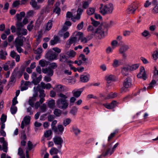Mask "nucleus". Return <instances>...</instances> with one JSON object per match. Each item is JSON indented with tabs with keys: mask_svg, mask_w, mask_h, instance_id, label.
Here are the masks:
<instances>
[{
	"mask_svg": "<svg viewBox=\"0 0 158 158\" xmlns=\"http://www.w3.org/2000/svg\"><path fill=\"white\" fill-rule=\"evenodd\" d=\"M48 58L50 60H56L58 56V54L53 52H51L47 54Z\"/></svg>",
	"mask_w": 158,
	"mask_h": 158,
	"instance_id": "nucleus-13",
	"label": "nucleus"
},
{
	"mask_svg": "<svg viewBox=\"0 0 158 158\" xmlns=\"http://www.w3.org/2000/svg\"><path fill=\"white\" fill-rule=\"evenodd\" d=\"M77 111V108L76 107H73V108L70 111V113L73 115H75L76 114Z\"/></svg>",
	"mask_w": 158,
	"mask_h": 158,
	"instance_id": "nucleus-55",
	"label": "nucleus"
},
{
	"mask_svg": "<svg viewBox=\"0 0 158 158\" xmlns=\"http://www.w3.org/2000/svg\"><path fill=\"white\" fill-rule=\"evenodd\" d=\"M111 44L112 47L114 49L117 47L118 45V42L116 40H114L111 42Z\"/></svg>",
	"mask_w": 158,
	"mask_h": 158,
	"instance_id": "nucleus-54",
	"label": "nucleus"
},
{
	"mask_svg": "<svg viewBox=\"0 0 158 158\" xmlns=\"http://www.w3.org/2000/svg\"><path fill=\"white\" fill-rule=\"evenodd\" d=\"M2 147L3 151L4 152H6L7 148V143L6 141L2 143Z\"/></svg>",
	"mask_w": 158,
	"mask_h": 158,
	"instance_id": "nucleus-53",
	"label": "nucleus"
},
{
	"mask_svg": "<svg viewBox=\"0 0 158 158\" xmlns=\"http://www.w3.org/2000/svg\"><path fill=\"white\" fill-rule=\"evenodd\" d=\"M53 141L56 144L60 145L61 146V144L63 142L62 139L58 136H55L53 138Z\"/></svg>",
	"mask_w": 158,
	"mask_h": 158,
	"instance_id": "nucleus-15",
	"label": "nucleus"
},
{
	"mask_svg": "<svg viewBox=\"0 0 158 158\" xmlns=\"http://www.w3.org/2000/svg\"><path fill=\"white\" fill-rule=\"evenodd\" d=\"M44 19L43 15H41L37 20L36 23L40 24L43 22Z\"/></svg>",
	"mask_w": 158,
	"mask_h": 158,
	"instance_id": "nucleus-51",
	"label": "nucleus"
},
{
	"mask_svg": "<svg viewBox=\"0 0 158 158\" xmlns=\"http://www.w3.org/2000/svg\"><path fill=\"white\" fill-rule=\"evenodd\" d=\"M42 72L44 73H47L48 76H52L53 73V71L52 69L50 68L46 69H42Z\"/></svg>",
	"mask_w": 158,
	"mask_h": 158,
	"instance_id": "nucleus-17",
	"label": "nucleus"
},
{
	"mask_svg": "<svg viewBox=\"0 0 158 158\" xmlns=\"http://www.w3.org/2000/svg\"><path fill=\"white\" fill-rule=\"evenodd\" d=\"M131 85V81L130 78L126 79L123 83V87L121 89L122 93H124L127 91L128 89L130 87Z\"/></svg>",
	"mask_w": 158,
	"mask_h": 158,
	"instance_id": "nucleus-6",
	"label": "nucleus"
},
{
	"mask_svg": "<svg viewBox=\"0 0 158 158\" xmlns=\"http://www.w3.org/2000/svg\"><path fill=\"white\" fill-rule=\"evenodd\" d=\"M118 132V130H116L115 131L112 133H111L110 135L109 136L108 138V140L109 141L114 136L115 134L116 133H117Z\"/></svg>",
	"mask_w": 158,
	"mask_h": 158,
	"instance_id": "nucleus-59",
	"label": "nucleus"
},
{
	"mask_svg": "<svg viewBox=\"0 0 158 158\" xmlns=\"http://www.w3.org/2000/svg\"><path fill=\"white\" fill-rule=\"evenodd\" d=\"M91 1L92 0H88L87 1L84 2L82 4L83 7L84 9H86L88 7Z\"/></svg>",
	"mask_w": 158,
	"mask_h": 158,
	"instance_id": "nucleus-44",
	"label": "nucleus"
},
{
	"mask_svg": "<svg viewBox=\"0 0 158 158\" xmlns=\"http://www.w3.org/2000/svg\"><path fill=\"white\" fill-rule=\"evenodd\" d=\"M57 128V131L58 130L59 133L61 134L63 133V132L64 131V127L62 125H58Z\"/></svg>",
	"mask_w": 158,
	"mask_h": 158,
	"instance_id": "nucleus-41",
	"label": "nucleus"
},
{
	"mask_svg": "<svg viewBox=\"0 0 158 158\" xmlns=\"http://www.w3.org/2000/svg\"><path fill=\"white\" fill-rule=\"evenodd\" d=\"M62 111L61 110L56 109L54 111V114L57 117L60 116L61 114Z\"/></svg>",
	"mask_w": 158,
	"mask_h": 158,
	"instance_id": "nucleus-38",
	"label": "nucleus"
},
{
	"mask_svg": "<svg viewBox=\"0 0 158 158\" xmlns=\"http://www.w3.org/2000/svg\"><path fill=\"white\" fill-rule=\"evenodd\" d=\"M23 26L21 23L18 22L16 24V33L18 36L26 35L27 34V30L23 28Z\"/></svg>",
	"mask_w": 158,
	"mask_h": 158,
	"instance_id": "nucleus-5",
	"label": "nucleus"
},
{
	"mask_svg": "<svg viewBox=\"0 0 158 158\" xmlns=\"http://www.w3.org/2000/svg\"><path fill=\"white\" fill-rule=\"evenodd\" d=\"M47 64L46 60H41L39 62V64L42 67H44Z\"/></svg>",
	"mask_w": 158,
	"mask_h": 158,
	"instance_id": "nucleus-57",
	"label": "nucleus"
},
{
	"mask_svg": "<svg viewBox=\"0 0 158 158\" xmlns=\"http://www.w3.org/2000/svg\"><path fill=\"white\" fill-rule=\"evenodd\" d=\"M39 97L40 98V103H42L44 100V98L45 97V94H44V90H40L39 91Z\"/></svg>",
	"mask_w": 158,
	"mask_h": 158,
	"instance_id": "nucleus-23",
	"label": "nucleus"
},
{
	"mask_svg": "<svg viewBox=\"0 0 158 158\" xmlns=\"http://www.w3.org/2000/svg\"><path fill=\"white\" fill-rule=\"evenodd\" d=\"M15 44V46H22L23 44V41L20 36H19L16 38Z\"/></svg>",
	"mask_w": 158,
	"mask_h": 158,
	"instance_id": "nucleus-14",
	"label": "nucleus"
},
{
	"mask_svg": "<svg viewBox=\"0 0 158 158\" xmlns=\"http://www.w3.org/2000/svg\"><path fill=\"white\" fill-rule=\"evenodd\" d=\"M157 2L156 0H153L152 2V4L155 5L153 8L152 12L153 14H156L158 13V4H156Z\"/></svg>",
	"mask_w": 158,
	"mask_h": 158,
	"instance_id": "nucleus-18",
	"label": "nucleus"
},
{
	"mask_svg": "<svg viewBox=\"0 0 158 158\" xmlns=\"http://www.w3.org/2000/svg\"><path fill=\"white\" fill-rule=\"evenodd\" d=\"M7 53L5 51L1 50L0 51V58L3 60H5L6 58V55Z\"/></svg>",
	"mask_w": 158,
	"mask_h": 158,
	"instance_id": "nucleus-40",
	"label": "nucleus"
},
{
	"mask_svg": "<svg viewBox=\"0 0 158 158\" xmlns=\"http://www.w3.org/2000/svg\"><path fill=\"white\" fill-rule=\"evenodd\" d=\"M55 101L52 99H49L48 102V106L51 109L54 108L55 107Z\"/></svg>",
	"mask_w": 158,
	"mask_h": 158,
	"instance_id": "nucleus-26",
	"label": "nucleus"
},
{
	"mask_svg": "<svg viewBox=\"0 0 158 158\" xmlns=\"http://www.w3.org/2000/svg\"><path fill=\"white\" fill-rule=\"evenodd\" d=\"M106 14H110L112 12L113 9V5L111 3L106 5Z\"/></svg>",
	"mask_w": 158,
	"mask_h": 158,
	"instance_id": "nucleus-24",
	"label": "nucleus"
},
{
	"mask_svg": "<svg viewBox=\"0 0 158 158\" xmlns=\"http://www.w3.org/2000/svg\"><path fill=\"white\" fill-rule=\"evenodd\" d=\"M52 26V21L49 20L45 26V29L46 31H48L51 29Z\"/></svg>",
	"mask_w": 158,
	"mask_h": 158,
	"instance_id": "nucleus-27",
	"label": "nucleus"
},
{
	"mask_svg": "<svg viewBox=\"0 0 158 158\" xmlns=\"http://www.w3.org/2000/svg\"><path fill=\"white\" fill-rule=\"evenodd\" d=\"M65 54L68 56L69 57L73 58L76 56V53L74 51L72 50L66 52Z\"/></svg>",
	"mask_w": 158,
	"mask_h": 158,
	"instance_id": "nucleus-25",
	"label": "nucleus"
},
{
	"mask_svg": "<svg viewBox=\"0 0 158 158\" xmlns=\"http://www.w3.org/2000/svg\"><path fill=\"white\" fill-rule=\"evenodd\" d=\"M30 120V117L29 116H25L21 122V127L23 129L25 126L29 124Z\"/></svg>",
	"mask_w": 158,
	"mask_h": 158,
	"instance_id": "nucleus-8",
	"label": "nucleus"
},
{
	"mask_svg": "<svg viewBox=\"0 0 158 158\" xmlns=\"http://www.w3.org/2000/svg\"><path fill=\"white\" fill-rule=\"evenodd\" d=\"M58 150L55 148H52L50 151V153L51 155L56 154L57 153Z\"/></svg>",
	"mask_w": 158,
	"mask_h": 158,
	"instance_id": "nucleus-46",
	"label": "nucleus"
},
{
	"mask_svg": "<svg viewBox=\"0 0 158 158\" xmlns=\"http://www.w3.org/2000/svg\"><path fill=\"white\" fill-rule=\"evenodd\" d=\"M28 149L29 150H31L33 148V144L31 142L29 141L27 143Z\"/></svg>",
	"mask_w": 158,
	"mask_h": 158,
	"instance_id": "nucleus-64",
	"label": "nucleus"
},
{
	"mask_svg": "<svg viewBox=\"0 0 158 158\" xmlns=\"http://www.w3.org/2000/svg\"><path fill=\"white\" fill-rule=\"evenodd\" d=\"M41 86L44 89H49L51 87V85L49 83H47L45 84L44 83L41 82L40 83Z\"/></svg>",
	"mask_w": 158,
	"mask_h": 158,
	"instance_id": "nucleus-35",
	"label": "nucleus"
},
{
	"mask_svg": "<svg viewBox=\"0 0 158 158\" xmlns=\"http://www.w3.org/2000/svg\"><path fill=\"white\" fill-rule=\"evenodd\" d=\"M30 4L34 8L37 9L39 8V6H38L36 0H31Z\"/></svg>",
	"mask_w": 158,
	"mask_h": 158,
	"instance_id": "nucleus-34",
	"label": "nucleus"
},
{
	"mask_svg": "<svg viewBox=\"0 0 158 158\" xmlns=\"http://www.w3.org/2000/svg\"><path fill=\"white\" fill-rule=\"evenodd\" d=\"M58 96L60 98L58 99L56 101L57 107L61 109L67 108L69 105L68 101L66 99L67 96L61 93L58 94Z\"/></svg>",
	"mask_w": 158,
	"mask_h": 158,
	"instance_id": "nucleus-2",
	"label": "nucleus"
},
{
	"mask_svg": "<svg viewBox=\"0 0 158 158\" xmlns=\"http://www.w3.org/2000/svg\"><path fill=\"white\" fill-rule=\"evenodd\" d=\"M83 92V89H79L78 90H74L72 92L73 96L76 98L79 97Z\"/></svg>",
	"mask_w": 158,
	"mask_h": 158,
	"instance_id": "nucleus-19",
	"label": "nucleus"
},
{
	"mask_svg": "<svg viewBox=\"0 0 158 158\" xmlns=\"http://www.w3.org/2000/svg\"><path fill=\"white\" fill-rule=\"evenodd\" d=\"M20 4V2L19 1H16L14 2L12 4V6L14 7H18Z\"/></svg>",
	"mask_w": 158,
	"mask_h": 158,
	"instance_id": "nucleus-60",
	"label": "nucleus"
},
{
	"mask_svg": "<svg viewBox=\"0 0 158 158\" xmlns=\"http://www.w3.org/2000/svg\"><path fill=\"white\" fill-rule=\"evenodd\" d=\"M10 64V61H8L4 65L3 68L5 70L7 71L10 68L9 65Z\"/></svg>",
	"mask_w": 158,
	"mask_h": 158,
	"instance_id": "nucleus-56",
	"label": "nucleus"
},
{
	"mask_svg": "<svg viewBox=\"0 0 158 158\" xmlns=\"http://www.w3.org/2000/svg\"><path fill=\"white\" fill-rule=\"evenodd\" d=\"M6 119V116L4 114H2L1 118V121L2 122L4 123Z\"/></svg>",
	"mask_w": 158,
	"mask_h": 158,
	"instance_id": "nucleus-62",
	"label": "nucleus"
},
{
	"mask_svg": "<svg viewBox=\"0 0 158 158\" xmlns=\"http://www.w3.org/2000/svg\"><path fill=\"white\" fill-rule=\"evenodd\" d=\"M90 75L87 73L86 75L85 74L81 75L80 76V81L83 83L88 82L89 80Z\"/></svg>",
	"mask_w": 158,
	"mask_h": 158,
	"instance_id": "nucleus-12",
	"label": "nucleus"
},
{
	"mask_svg": "<svg viewBox=\"0 0 158 158\" xmlns=\"http://www.w3.org/2000/svg\"><path fill=\"white\" fill-rule=\"evenodd\" d=\"M59 4V2H56L55 5V7L53 10L54 12H55L56 14H57L58 15H59L60 14V8L58 7Z\"/></svg>",
	"mask_w": 158,
	"mask_h": 158,
	"instance_id": "nucleus-22",
	"label": "nucleus"
},
{
	"mask_svg": "<svg viewBox=\"0 0 158 158\" xmlns=\"http://www.w3.org/2000/svg\"><path fill=\"white\" fill-rule=\"evenodd\" d=\"M156 83V82L155 80H152L151 82L149 85L148 87L147 88L148 89H151L155 85Z\"/></svg>",
	"mask_w": 158,
	"mask_h": 158,
	"instance_id": "nucleus-50",
	"label": "nucleus"
},
{
	"mask_svg": "<svg viewBox=\"0 0 158 158\" xmlns=\"http://www.w3.org/2000/svg\"><path fill=\"white\" fill-rule=\"evenodd\" d=\"M42 77V76L40 75L38 77H36L35 80V81L34 84L35 85H37L41 81Z\"/></svg>",
	"mask_w": 158,
	"mask_h": 158,
	"instance_id": "nucleus-58",
	"label": "nucleus"
},
{
	"mask_svg": "<svg viewBox=\"0 0 158 158\" xmlns=\"http://www.w3.org/2000/svg\"><path fill=\"white\" fill-rule=\"evenodd\" d=\"M59 41V38L57 36L55 35L54 36L53 40H51L50 41V44L51 45H54L57 43Z\"/></svg>",
	"mask_w": 158,
	"mask_h": 158,
	"instance_id": "nucleus-31",
	"label": "nucleus"
},
{
	"mask_svg": "<svg viewBox=\"0 0 158 158\" xmlns=\"http://www.w3.org/2000/svg\"><path fill=\"white\" fill-rule=\"evenodd\" d=\"M113 143H109L108 144V148L105 151L102 152V154L98 156L97 158H101V157L103 156L104 157H105L107 156H110L114 152L116 148L119 145V143H116L113 147L111 148L112 144Z\"/></svg>",
	"mask_w": 158,
	"mask_h": 158,
	"instance_id": "nucleus-3",
	"label": "nucleus"
},
{
	"mask_svg": "<svg viewBox=\"0 0 158 158\" xmlns=\"http://www.w3.org/2000/svg\"><path fill=\"white\" fill-rule=\"evenodd\" d=\"M57 123L56 120H53L51 126L52 130L55 132H57V128L55 125Z\"/></svg>",
	"mask_w": 158,
	"mask_h": 158,
	"instance_id": "nucleus-33",
	"label": "nucleus"
},
{
	"mask_svg": "<svg viewBox=\"0 0 158 158\" xmlns=\"http://www.w3.org/2000/svg\"><path fill=\"white\" fill-rule=\"evenodd\" d=\"M120 64V62L118 60L114 59L113 61V63L112 64V66L114 68H116L119 66Z\"/></svg>",
	"mask_w": 158,
	"mask_h": 158,
	"instance_id": "nucleus-36",
	"label": "nucleus"
},
{
	"mask_svg": "<svg viewBox=\"0 0 158 158\" xmlns=\"http://www.w3.org/2000/svg\"><path fill=\"white\" fill-rule=\"evenodd\" d=\"M83 22H81L80 23L78 24L77 26V28L79 30H81L83 27Z\"/></svg>",
	"mask_w": 158,
	"mask_h": 158,
	"instance_id": "nucleus-63",
	"label": "nucleus"
},
{
	"mask_svg": "<svg viewBox=\"0 0 158 158\" xmlns=\"http://www.w3.org/2000/svg\"><path fill=\"white\" fill-rule=\"evenodd\" d=\"M17 108L15 106H12L10 108V111L11 113L13 114H15L17 112Z\"/></svg>",
	"mask_w": 158,
	"mask_h": 158,
	"instance_id": "nucleus-39",
	"label": "nucleus"
},
{
	"mask_svg": "<svg viewBox=\"0 0 158 158\" xmlns=\"http://www.w3.org/2000/svg\"><path fill=\"white\" fill-rule=\"evenodd\" d=\"M116 105V102L115 101H113L110 103H105L103 105L106 108L108 109H111L114 107Z\"/></svg>",
	"mask_w": 158,
	"mask_h": 158,
	"instance_id": "nucleus-16",
	"label": "nucleus"
},
{
	"mask_svg": "<svg viewBox=\"0 0 158 158\" xmlns=\"http://www.w3.org/2000/svg\"><path fill=\"white\" fill-rule=\"evenodd\" d=\"M72 129L73 132L76 135H78L80 133V130L76 127H73Z\"/></svg>",
	"mask_w": 158,
	"mask_h": 158,
	"instance_id": "nucleus-37",
	"label": "nucleus"
},
{
	"mask_svg": "<svg viewBox=\"0 0 158 158\" xmlns=\"http://www.w3.org/2000/svg\"><path fill=\"white\" fill-rule=\"evenodd\" d=\"M137 8V6L136 3H133L128 7L127 10V12L129 14L133 13Z\"/></svg>",
	"mask_w": 158,
	"mask_h": 158,
	"instance_id": "nucleus-10",
	"label": "nucleus"
},
{
	"mask_svg": "<svg viewBox=\"0 0 158 158\" xmlns=\"http://www.w3.org/2000/svg\"><path fill=\"white\" fill-rule=\"evenodd\" d=\"M77 41L76 38H75L73 36L71 37L69 39V44H72L75 43Z\"/></svg>",
	"mask_w": 158,
	"mask_h": 158,
	"instance_id": "nucleus-52",
	"label": "nucleus"
},
{
	"mask_svg": "<svg viewBox=\"0 0 158 158\" xmlns=\"http://www.w3.org/2000/svg\"><path fill=\"white\" fill-rule=\"evenodd\" d=\"M129 48V47L127 45H124L122 46L119 49V52L120 53H123L125 52Z\"/></svg>",
	"mask_w": 158,
	"mask_h": 158,
	"instance_id": "nucleus-29",
	"label": "nucleus"
},
{
	"mask_svg": "<svg viewBox=\"0 0 158 158\" xmlns=\"http://www.w3.org/2000/svg\"><path fill=\"white\" fill-rule=\"evenodd\" d=\"M139 66V64L125 65L122 69V73L124 76H126L128 74V71H134L138 69Z\"/></svg>",
	"mask_w": 158,
	"mask_h": 158,
	"instance_id": "nucleus-4",
	"label": "nucleus"
},
{
	"mask_svg": "<svg viewBox=\"0 0 158 158\" xmlns=\"http://www.w3.org/2000/svg\"><path fill=\"white\" fill-rule=\"evenodd\" d=\"M100 7H99L100 12L103 15L106 14V5L103 6L102 4L100 5Z\"/></svg>",
	"mask_w": 158,
	"mask_h": 158,
	"instance_id": "nucleus-28",
	"label": "nucleus"
},
{
	"mask_svg": "<svg viewBox=\"0 0 158 158\" xmlns=\"http://www.w3.org/2000/svg\"><path fill=\"white\" fill-rule=\"evenodd\" d=\"M114 49V48H113L112 47L111 48L110 47H108L106 50V52L107 53L109 54L112 52Z\"/></svg>",
	"mask_w": 158,
	"mask_h": 158,
	"instance_id": "nucleus-61",
	"label": "nucleus"
},
{
	"mask_svg": "<svg viewBox=\"0 0 158 158\" xmlns=\"http://www.w3.org/2000/svg\"><path fill=\"white\" fill-rule=\"evenodd\" d=\"M91 19L93 26H89L87 28L88 31H91L94 35L98 36L99 39L104 37L106 30L105 27L102 26L97 27H96L100 24V22L95 21L92 18H91Z\"/></svg>",
	"mask_w": 158,
	"mask_h": 158,
	"instance_id": "nucleus-1",
	"label": "nucleus"
},
{
	"mask_svg": "<svg viewBox=\"0 0 158 158\" xmlns=\"http://www.w3.org/2000/svg\"><path fill=\"white\" fill-rule=\"evenodd\" d=\"M137 77L138 78H142L143 80H145L147 79V74L144 67L141 66L140 67V71L137 74Z\"/></svg>",
	"mask_w": 158,
	"mask_h": 158,
	"instance_id": "nucleus-7",
	"label": "nucleus"
},
{
	"mask_svg": "<svg viewBox=\"0 0 158 158\" xmlns=\"http://www.w3.org/2000/svg\"><path fill=\"white\" fill-rule=\"evenodd\" d=\"M95 11V9L94 8L90 7L88 8L87 10V13L89 15L93 14Z\"/></svg>",
	"mask_w": 158,
	"mask_h": 158,
	"instance_id": "nucleus-32",
	"label": "nucleus"
},
{
	"mask_svg": "<svg viewBox=\"0 0 158 158\" xmlns=\"http://www.w3.org/2000/svg\"><path fill=\"white\" fill-rule=\"evenodd\" d=\"M152 57L154 60H156L158 58V49H156L153 52Z\"/></svg>",
	"mask_w": 158,
	"mask_h": 158,
	"instance_id": "nucleus-43",
	"label": "nucleus"
},
{
	"mask_svg": "<svg viewBox=\"0 0 158 158\" xmlns=\"http://www.w3.org/2000/svg\"><path fill=\"white\" fill-rule=\"evenodd\" d=\"M117 96V94L116 93H111L109 94L105 98L106 99H109L114 98L116 97Z\"/></svg>",
	"mask_w": 158,
	"mask_h": 158,
	"instance_id": "nucleus-30",
	"label": "nucleus"
},
{
	"mask_svg": "<svg viewBox=\"0 0 158 158\" xmlns=\"http://www.w3.org/2000/svg\"><path fill=\"white\" fill-rule=\"evenodd\" d=\"M67 60V57L64 55H63L60 56V60L62 62H65Z\"/></svg>",
	"mask_w": 158,
	"mask_h": 158,
	"instance_id": "nucleus-47",
	"label": "nucleus"
},
{
	"mask_svg": "<svg viewBox=\"0 0 158 158\" xmlns=\"http://www.w3.org/2000/svg\"><path fill=\"white\" fill-rule=\"evenodd\" d=\"M105 78L108 83H110L114 80V77L112 75H107L105 77Z\"/></svg>",
	"mask_w": 158,
	"mask_h": 158,
	"instance_id": "nucleus-20",
	"label": "nucleus"
},
{
	"mask_svg": "<svg viewBox=\"0 0 158 158\" xmlns=\"http://www.w3.org/2000/svg\"><path fill=\"white\" fill-rule=\"evenodd\" d=\"M52 132L51 130H48L44 132V135L45 137L48 138L52 134Z\"/></svg>",
	"mask_w": 158,
	"mask_h": 158,
	"instance_id": "nucleus-48",
	"label": "nucleus"
},
{
	"mask_svg": "<svg viewBox=\"0 0 158 158\" xmlns=\"http://www.w3.org/2000/svg\"><path fill=\"white\" fill-rule=\"evenodd\" d=\"M53 89L57 93H60L65 91V87L61 85H55Z\"/></svg>",
	"mask_w": 158,
	"mask_h": 158,
	"instance_id": "nucleus-11",
	"label": "nucleus"
},
{
	"mask_svg": "<svg viewBox=\"0 0 158 158\" xmlns=\"http://www.w3.org/2000/svg\"><path fill=\"white\" fill-rule=\"evenodd\" d=\"M83 11V10L81 8H78L77 10V15L75 16H72L71 18V20L75 22L77 20H79L81 17V15Z\"/></svg>",
	"mask_w": 158,
	"mask_h": 158,
	"instance_id": "nucleus-9",
	"label": "nucleus"
},
{
	"mask_svg": "<svg viewBox=\"0 0 158 158\" xmlns=\"http://www.w3.org/2000/svg\"><path fill=\"white\" fill-rule=\"evenodd\" d=\"M156 83V82L155 80H152L151 82L149 85L148 87L147 88L148 89H151L155 85Z\"/></svg>",
	"mask_w": 158,
	"mask_h": 158,
	"instance_id": "nucleus-49",
	"label": "nucleus"
},
{
	"mask_svg": "<svg viewBox=\"0 0 158 158\" xmlns=\"http://www.w3.org/2000/svg\"><path fill=\"white\" fill-rule=\"evenodd\" d=\"M141 35L144 37H149L151 36V34L149 32L146 30H145L141 33Z\"/></svg>",
	"mask_w": 158,
	"mask_h": 158,
	"instance_id": "nucleus-45",
	"label": "nucleus"
},
{
	"mask_svg": "<svg viewBox=\"0 0 158 158\" xmlns=\"http://www.w3.org/2000/svg\"><path fill=\"white\" fill-rule=\"evenodd\" d=\"M83 34L80 32H75L74 33L73 37L76 38V40H80Z\"/></svg>",
	"mask_w": 158,
	"mask_h": 158,
	"instance_id": "nucleus-21",
	"label": "nucleus"
},
{
	"mask_svg": "<svg viewBox=\"0 0 158 158\" xmlns=\"http://www.w3.org/2000/svg\"><path fill=\"white\" fill-rule=\"evenodd\" d=\"M71 119L69 118H67L64 119L63 122V124L65 126L69 124L71 122Z\"/></svg>",
	"mask_w": 158,
	"mask_h": 158,
	"instance_id": "nucleus-42",
	"label": "nucleus"
}]
</instances>
